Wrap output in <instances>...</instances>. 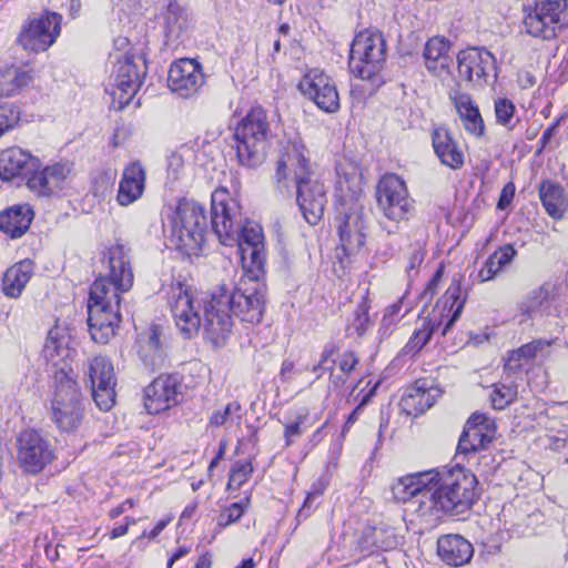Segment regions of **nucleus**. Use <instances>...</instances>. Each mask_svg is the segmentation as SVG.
<instances>
[{"mask_svg": "<svg viewBox=\"0 0 568 568\" xmlns=\"http://www.w3.org/2000/svg\"><path fill=\"white\" fill-rule=\"evenodd\" d=\"M105 274L92 284L88 304V323L94 342L105 344L121 322V293L133 286V272L129 252L121 244L111 246L106 253Z\"/></svg>", "mask_w": 568, "mask_h": 568, "instance_id": "f257e3e1", "label": "nucleus"}, {"mask_svg": "<svg viewBox=\"0 0 568 568\" xmlns=\"http://www.w3.org/2000/svg\"><path fill=\"white\" fill-rule=\"evenodd\" d=\"M211 215L212 231L221 244H237L243 268L256 280L266 261L261 225L255 222L242 224L241 205L226 187H217L212 193Z\"/></svg>", "mask_w": 568, "mask_h": 568, "instance_id": "f03ea898", "label": "nucleus"}, {"mask_svg": "<svg viewBox=\"0 0 568 568\" xmlns=\"http://www.w3.org/2000/svg\"><path fill=\"white\" fill-rule=\"evenodd\" d=\"M204 336L214 346L225 344L233 327V316L242 322L260 323L265 307V292L262 286L251 288L217 285L205 292Z\"/></svg>", "mask_w": 568, "mask_h": 568, "instance_id": "7ed1b4c3", "label": "nucleus"}, {"mask_svg": "<svg viewBox=\"0 0 568 568\" xmlns=\"http://www.w3.org/2000/svg\"><path fill=\"white\" fill-rule=\"evenodd\" d=\"M476 476L457 467L444 476L437 473V483L434 485L433 496L422 501L424 509L430 514H424V523L428 526L436 525L444 515H459L467 510L476 498Z\"/></svg>", "mask_w": 568, "mask_h": 568, "instance_id": "20e7f679", "label": "nucleus"}, {"mask_svg": "<svg viewBox=\"0 0 568 568\" xmlns=\"http://www.w3.org/2000/svg\"><path fill=\"white\" fill-rule=\"evenodd\" d=\"M170 242L182 253L197 255L205 242L207 219L203 205L195 201L179 202L170 215Z\"/></svg>", "mask_w": 568, "mask_h": 568, "instance_id": "39448f33", "label": "nucleus"}, {"mask_svg": "<svg viewBox=\"0 0 568 568\" xmlns=\"http://www.w3.org/2000/svg\"><path fill=\"white\" fill-rule=\"evenodd\" d=\"M270 124L261 106L252 108L234 131V148L241 165L257 168L266 159Z\"/></svg>", "mask_w": 568, "mask_h": 568, "instance_id": "423d86ee", "label": "nucleus"}, {"mask_svg": "<svg viewBox=\"0 0 568 568\" xmlns=\"http://www.w3.org/2000/svg\"><path fill=\"white\" fill-rule=\"evenodd\" d=\"M50 410L51 420L61 432H74L82 423L84 399L77 381L64 369L54 374Z\"/></svg>", "mask_w": 568, "mask_h": 568, "instance_id": "0eeeda50", "label": "nucleus"}, {"mask_svg": "<svg viewBox=\"0 0 568 568\" xmlns=\"http://www.w3.org/2000/svg\"><path fill=\"white\" fill-rule=\"evenodd\" d=\"M377 207L386 219L383 229L388 234L398 230V224L408 221L414 213V201L405 181L397 174L384 175L376 187Z\"/></svg>", "mask_w": 568, "mask_h": 568, "instance_id": "6e6552de", "label": "nucleus"}, {"mask_svg": "<svg viewBox=\"0 0 568 568\" xmlns=\"http://www.w3.org/2000/svg\"><path fill=\"white\" fill-rule=\"evenodd\" d=\"M524 12L525 31L534 38L550 41L568 28V0H536Z\"/></svg>", "mask_w": 568, "mask_h": 568, "instance_id": "1a4fd4ad", "label": "nucleus"}, {"mask_svg": "<svg viewBox=\"0 0 568 568\" xmlns=\"http://www.w3.org/2000/svg\"><path fill=\"white\" fill-rule=\"evenodd\" d=\"M385 51V40L379 31L373 29L361 31L351 45L349 71L363 80L374 79L383 68Z\"/></svg>", "mask_w": 568, "mask_h": 568, "instance_id": "9d476101", "label": "nucleus"}, {"mask_svg": "<svg viewBox=\"0 0 568 568\" xmlns=\"http://www.w3.org/2000/svg\"><path fill=\"white\" fill-rule=\"evenodd\" d=\"M202 294L196 301L190 286L182 283L172 285L169 292L168 303L178 329L185 338L195 336L200 328L204 329V305Z\"/></svg>", "mask_w": 568, "mask_h": 568, "instance_id": "9b49d317", "label": "nucleus"}, {"mask_svg": "<svg viewBox=\"0 0 568 568\" xmlns=\"http://www.w3.org/2000/svg\"><path fill=\"white\" fill-rule=\"evenodd\" d=\"M300 161V171L296 174V202L305 221L316 225L324 215L327 203L326 190L315 178L308 159Z\"/></svg>", "mask_w": 568, "mask_h": 568, "instance_id": "f8f14e48", "label": "nucleus"}, {"mask_svg": "<svg viewBox=\"0 0 568 568\" xmlns=\"http://www.w3.org/2000/svg\"><path fill=\"white\" fill-rule=\"evenodd\" d=\"M146 73L142 55L124 54L116 59L113 74L112 104L119 110L125 108L136 94Z\"/></svg>", "mask_w": 568, "mask_h": 568, "instance_id": "ddd939ff", "label": "nucleus"}, {"mask_svg": "<svg viewBox=\"0 0 568 568\" xmlns=\"http://www.w3.org/2000/svg\"><path fill=\"white\" fill-rule=\"evenodd\" d=\"M17 462L23 473L37 475L54 458L50 440L34 429L22 430L17 438Z\"/></svg>", "mask_w": 568, "mask_h": 568, "instance_id": "4468645a", "label": "nucleus"}, {"mask_svg": "<svg viewBox=\"0 0 568 568\" xmlns=\"http://www.w3.org/2000/svg\"><path fill=\"white\" fill-rule=\"evenodd\" d=\"M437 483V471L428 470L409 474L398 478L392 486L393 497L400 503H408L409 509L424 521V509L422 501L434 498L433 489Z\"/></svg>", "mask_w": 568, "mask_h": 568, "instance_id": "2eb2a0df", "label": "nucleus"}, {"mask_svg": "<svg viewBox=\"0 0 568 568\" xmlns=\"http://www.w3.org/2000/svg\"><path fill=\"white\" fill-rule=\"evenodd\" d=\"M85 375L97 406L104 412L111 409L116 395V377L112 362L105 356H95L88 361Z\"/></svg>", "mask_w": 568, "mask_h": 568, "instance_id": "dca6fc26", "label": "nucleus"}, {"mask_svg": "<svg viewBox=\"0 0 568 568\" xmlns=\"http://www.w3.org/2000/svg\"><path fill=\"white\" fill-rule=\"evenodd\" d=\"M62 17L55 12L29 19L22 27L18 41L24 50L45 51L60 34Z\"/></svg>", "mask_w": 568, "mask_h": 568, "instance_id": "f3484780", "label": "nucleus"}, {"mask_svg": "<svg viewBox=\"0 0 568 568\" xmlns=\"http://www.w3.org/2000/svg\"><path fill=\"white\" fill-rule=\"evenodd\" d=\"M300 89L322 111L326 113L338 111L339 95L336 85L323 71L310 70L301 80Z\"/></svg>", "mask_w": 568, "mask_h": 568, "instance_id": "a211bd4d", "label": "nucleus"}, {"mask_svg": "<svg viewBox=\"0 0 568 568\" xmlns=\"http://www.w3.org/2000/svg\"><path fill=\"white\" fill-rule=\"evenodd\" d=\"M169 88L183 99L195 95L204 84L202 65L193 59H180L172 63L168 77Z\"/></svg>", "mask_w": 568, "mask_h": 568, "instance_id": "6ab92c4d", "label": "nucleus"}, {"mask_svg": "<svg viewBox=\"0 0 568 568\" xmlns=\"http://www.w3.org/2000/svg\"><path fill=\"white\" fill-rule=\"evenodd\" d=\"M71 169L67 164L39 165L30 172L26 180L28 189L38 196H52L59 194L67 182Z\"/></svg>", "mask_w": 568, "mask_h": 568, "instance_id": "aec40b11", "label": "nucleus"}, {"mask_svg": "<svg viewBox=\"0 0 568 568\" xmlns=\"http://www.w3.org/2000/svg\"><path fill=\"white\" fill-rule=\"evenodd\" d=\"M182 397L175 375H161L144 389V406L150 414H159L176 406Z\"/></svg>", "mask_w": 568, "mask_h": 568, "instance_id": "412c9836", "label": "nucleus"}, {"mask_svg": "<svg viewBox=\"0 0 568 568\" xmlns=\"http://www.w3.org/2000/svg\"><path fill=\"white\" fill-rule=\"evenodd\" d=\"M494 419L485 414L474 413L464 427L457 445V453L467 455L484 449L496 436Z\"/></svg>", "mask_w": 568, "mask_h": 568, "instance_id": "4be33fe9", "label": "nucleus"}, {"mask_svg": "<svg viewBox=\"0 0 568 568\" xmlns=\"http://www.w3.org/2000/svg\"><path fill=\"white\" fill-rule=\"evenodd\" d=\"M495 57L486 50L469 48L457 55L458 75L476 85L486 83L490 71L495 70Z\"/></svg>", "mask_w": 568, "mask_h": 568, "instance_id": "5701e85b", "label": "nucleus"}, {"mask_svg": "<svg viewBox=\"0 0 568 568\" xmlns=\"http://www.w3.org/2000/svg\"><path fill=\"white\" fill-rule=\"evenodd\" d=\"M466 302V294H463L460 278L455 277L446 290L443 297L438 301L428 316H436L442 335H446L448 329L460 316Z\"/></svg>", "mask_w": 568, "mask_h": 568, "instance_id": "b1692460", "label": "nucleus"}, {"mask_svg": "<svg viewBox=\"0 0 568 568\" xmlns=\"http://www.w3.org/2000/svg\"><path fill=\"white\" fill-rule=\"evenodd\" d=\"M77 351L72 347V339L67 327L61 325L53 326L49 333L42 349V355L47 362L59 367L58 372H67L68 361L71 359Z\"/></svg>", "mask_w": 568, "mask_h": 568, "instance_id": "393cba45", "label": "nucleus"}, {"mask_svg": "<svg viewBox=\"0 0 568 568\" xmlns=\"http://www.w3.org/2000/svg\"><path fill=\"white\" fill-rule=\"evenodd\" d=\"M39 165V159L28 151L11 146L0 152V179L12 181L17 178L27 180L31 171Z\"/></svg>", "mask_w": 568, "mask_h": 568, "instance_id": "a878e982", "label": "nucleus"}, {"mask_svg": "<svg viewBox=\"0 0 568 568\" xmlns=\"http://www.w3.org/2000/svg\"><path fill=\"white\" fill-rule=\"evenodd\" d=\"M449 100L454 105L464 130L475 138L483 136L485 124L479 109L473 101L470 94L462 92L458 89H453L449 92Z\"/></svg>", "mask_w": 568, "mask_h": 568, "instance_id": "bb28decb", "label": "nucleus"}, {"mask_svg": "<svg viewBox=\"0 0 568 568\" xmlns=\"http://www.w3.org/2000/svg\"><path fill=\"white\" fill-rule=\"evenodd\" d=\"M145 189V171L140 162H132L123 170L116 201L121 206L136 202Z\"/></svg>", "mask_w": 568, "mask_h": 568, "instance_id": "cd10ccee", "label": "nucleus"}, {"mask_svg": "<svg viewBox=\"0 0 568 568\" xmlns=\"http://www.w3.org/2000/svg\"><path fill=\"white\" fill-rule=\"evenodd\" d=\"M439 396L437 388L428 387L426 381L418 379L407 388L400 398L402 410L409 416H417L429 409Z\"/></svg>", "mask_w": 568, "mask_h": 568, "instance_id": "c85d7f7f", "label": "nucleus"}, {"mask_svg": "<svg viewBox=\"0 0 568 568\" xmlns=\"http://www.w3.org/2000/svg\"><path fill=\"white\" fill-rule=\"evenodd\" d=\"M364 221L356 212L341 215L338 219V235L345 255L358 252L365 243Z\"/></svg>", "mask_w": 568, "mask_h": 568, "instance_id": "c756f323", "label": "nucleus"}, {"mask_svg": "<svg viewBox=\"0 0 568 568\" xmlns=\"http://www.w3.org/2000/svg\"><path fill=\"white\" fill-rule=\"evenodd\" d=\"M432 143L440 163L452 170L464 165V152L446 128H435L432 132Z\"/></svg>", "mask_w": 568, "mask_h": 568, "instance_id": "7c9ffc66", "label": "nucleus"}, {"mask_svg": "<svg viewBox=\"0 0 568 568\" xmlns=\"http://www.w3.org/2000/svg\"><path fill=\"white\" fill-rule=\"evenodd\" d=\"M437 552L445 564L459 567L469 562L474 555V548L468 540L459 535H446L438 539Z\"/></svg>", "mask_w": 568, "mask_h": 568, "instance_id": "2f4dec72", "label": "nucleus"}, {"mask_svg": "<svg viewBox=\"0 0 568 568\" xmlns=\"http://www.w3.org/2000/svg\"><path fill=\"white\" fill-rule=\"evenodd\" d=\"M301 159L307 158L303 152V148L294 144L292 151L286 152L276 161L273 180L280 193L291 192V181L296 186V174L300 171Z\"/></svg>", "mask_w": 568, "mask_h": 568, "instance_id": "473e14b6", "label": "nucleus"}, {"mask_svg": "<svg viewBox=\"0 0 568 568\" xmlns=\"http://www.w3.org/2000/svg\"><path fill=\"white\" fill-rule=\"evenodd\" d=\"M452 43L443 37L430 38L424 48V60L428 71L436 75L448 72L452 63Z\"/></svg>", "mask_w": 568, "mask_h": 568, "instance_id": "72a5a7b5", "label": "nucleus"}, {"mask_svg": "<svg viewBox=\"0 0 568 568\" xmlns=\"http://www.w3.org/2000/svg\"><path fill=\"white\" fill-rule=\"evenodd\" d=\"M34 212L29 204H17L0 213V230L12 239L22 236L30 227Z\"/></svg>", "mask_w": 568, "mask_h": 568, "instance_id": "f704fd0d", "label": "nucleus"}, {"mask_svg": "<svg viewBox=\"0 0 568 568\" xmlns=\"http://www.w3.org/2000/svg\"><path fill=\"white\" fill-rule=\"evenodd\" d=\"M559 293V285L546 282L532 290L526 298L519 303V311L523 315L528 317L537 313H542L549 308L551 302L558 298Z\"/></svg>", "mask_w": 568, "mask_h": 568, "instance_id": "c9c22d12", "label": "nucleus"}, {"mask_svg": "<svg viewBox=\"0 0 568 568\" xmlns=\"http://www.w3.org/2000/svg\"><path fill=\"white\" fill-rule=\"evenodd\" d=\"M33 274V263L23 260L7 270L2 280V291L6 296L17 298Z\"/></svg>", "mask_w": 568, "mask_h": 568, "instance_id": "e433bc0d", "label": "nucleus"}, {"mask_svg": "<svg viewBox=\"0 0 568 568\" xmlns=\"http://www.w3.org/2000/svg\"><path fill=\"white\" fill-rule=\"evenodd\" d=\"M539 197L546 212L555 220H560L567 209L564 189L559 183L550 180L539 185Z\"/></svg>", "mask_w": 568, "mask_h": 568, "instance_id": "4c0bfd02", "label": "nucleus"}, {"mask_svg": "<svg viewBox=\"0 0 568 568\" xmlns=\"http://www.w3.org/2000/svg\"><path fill=\"white\" fill-rule=\"evenodd\" d=\"M439 329V323L436 316H427L419 320L407 344L403 348V354L415 356L430 341L433 334Z\"/></svg>", "mask_w": 568, "mask_h": 568, "instance_id": "58836bf2", "label": "nucleus"}, {"mask_svg": "<svg viewBox=\"0 0 568 568\" xmlns=\"http://www.w3.org/2000/svg\"><path fill=\"white\" fill-rule=\"evenodd\" d=\"M32 74L18 67H9L0 71V98L11 97L28 85Z\"/></svg>", "mask_w": 568, "mask_h": 568, "instance_id": "ea45409f", "label": "nucleus"}, {"mask_svg": "<svg viewBox=\"0 0 568 568\" xmlns=\"http://www.w3.org/2000/svg\"><path fill=\"white\" fill-rule=\"evenodd\" d=\"M190 18L186 10L176 1H170L164 12V28L166 36L179 38L189 28Z\"/></svg>", "mask_w": 568, "mask_h": 568, "instance_id": "a19ab883", "label": "nucleus"}, {"mask_svg": "<svg viewBox=\"0 0 568 568\" xmlns=\"http://www.w3.org/2000/svg\"><path fill=\"white\" fill-rule=\"evenodd\" d=\"M337 352L338 347L334 343H327L323 347L318 362L312 366V372L316 375V379L321 378L324 373H328L333 384L342 385L345 383L346 378L334 374V367L337 364Z\"/></svg>", "mask_w": 568, "mask_h": 568, "instance_id": "79ce46f5", "label": "nucleus"}, {"mask_svg": "<svg viewBox=\"0 0 568 568\" xmlns=\"http://www.w3.org/2000/svg\"><path fill=\"white\" fill-rule=\"evenodd\" d=\"M140 355L142 361L154 368L162 363L160 332L156 326H151L148 331V337L140 345Z\"/></svg>", "mask_w": 568, "mask_h": 568, "instance_id": "37998d69", "label": "nucleus"}, {"mask_svg": "<svg viewBox=\"0 0 568 568\" xmlns=\"http://www.w3.org/2000/svg\"><path fill=\"white\" fill-rule=\"evenodd\" d=\"M412 310V304L407 301L406 295H403L397 302L389 305L383 315L379 332L385 336L392 333L396 323L408 314Z\"/></svg>", "mask_w": 568, "mask_h": 568, "instance_id": "c03bdc74", "label": "nucleus"}, {"mask_svg": "<svg viewBox=\"0 0 568 568\" xmlns=\"http://www.w3.org/2000/svg\"><path fill=\"white\" fill-rule=\"evenodd\" d=\"M549 345V342L535 339L520 346L518 349L511 351L504 365L505 372H516L519 369V364L513 365V359L515 356L523 357L525 362H528L536 357L538 353L542 352Z\"/></svg>", "mask_w": 568, "mask_h": 568, "instance_id": "a18cd8bd", "label": "nucleus"}, {"mask_svg": "<svg viewBox=\"0 0 568 568\" xmlns=\"http://www.w3.org/2000/svg\"><path fill=\"white\" fill-rule=\"evenodd\" d=\"M241 404L236 400L226 404L224 407L214 410L210 417V425L222 427L239 422L241 418Z\"/></svg>", "mask_w": 568, "mask_h": 568, "instance_id": "49530a36", "label": "nucleus"}, {"mask_svg": "<svg viewBox=\"0 0 568 568\" xmlns=\"http://www.w3.org/2000/svg\"><path fill=\"white\" fill-rule=\"evenodd\" d=\"M253 467L250 462L237 460L232 466L227 483L229 488H241L250 478Z\"/></svg>", "mask_w": 568, "mask_h": 568, "instance_id": "de8ad7c7", "label": "nucleus"}, {"mask_svg": "<svg viewBox=\"0 0 568 568\" xmlns=\"http://www.w3.org/2000/svg\"><path fill=\"white\" fill-rule=\"evenodd\" d=\"M516 106L509 99H499V125L514 130L520 123V119L516 116Z\"/></svg>", "mask_w": 568, "mask_h": 568, "instance_id": "09e8293b", "label": "nucleus"}, {"mask_svg": "<svg viewBox=\"0 0 568 568\" xmlns=\"http://www.w3.org/2000/svg\"><path fill=\"white\" fill-rule=\"evenodd\" d=\"M368 311L369 306L366 301L361 302L355 311L354 320L348 329H353L357 336H363L369 328Z\"/></svg>", "mask_w": 568, "mask_h": 568, "instance_id": "8fccbe9b", "label": "nucleus"}, {"mask_svg": "<svg viewBox=\"0 0 568 568\" xmlns=\"http://www.w3.org/2000/svg\"><path fill=\"white\" fill-rule=\"evenodd\" d=\"M306 415H297L294 420L284 425L285 446H291L296 438L301 437L304 428L303 425L306 420Z\"/></svg>", "mask_w": 568, "mask_h": 568, "instance_id": "3c124183", "label": "nucleus"}, {"mask_svg": "<svg viewBox=\"0 0 568 568\" xmlns=\"http://www.w3.org/2000/svg\"><path fill=\"white\" fill-rule=\"evenodd\" d=\"M497 256V250L491 252L489 256L485 260L479 271L476 275L470 274V277L474 278L475 282L484 283L490 281L497 274V267L495 263V257Z\"/></svg>", "mask_w": 568, "mask_h": 568, "instance_id": "603ef678", "label": "nucleus"}, {"mask_svg": "<svg viewBox=\"0 0 568 568\" xmlns=\"http://www.w3.org/2000/svg\"><path fill=\"white\" fill-rule=\"evenodd\" d=\"M244 509L245 506L242 503H233L219 516L217 525L220 527H226L237 521L243 516Z\"/></svg>", "mask_w": 568, "mask_h": 568, "instance_id": "864d4df0", "label": "nucleus"}, {"mask_svg": "<svg viewBox=\"0 0 568 568\" xmlns=\"http://www.w3.org/2000/svg\"><path fill=\"white\" fill-rule=\"evenodd\" d=\"M336 362L342 373L341 376L345 378L358 364V358L353 351H346L336 358Z\"/></svg>", "mask_w": 568, "mask_h": 568, "instance_id": "5fc2aeb1", "label": "nucleus"}, {"mask_svg": "<svg viewBox=\"0 0 568 568\" xmlns=\"http://www.w3.org/2000/svg\"><path fill=\"white\" fill-rule=\"evenodd\" d=\"M425 257V250L422 243H416L409 253L408 262L406 266V273L410 277L412 272L416 271L423 263Z\"/></svg>", "mask_w": 568, "mask_h": 568, "instance_id": "6e6d98bb", "label": "nucleus"}, {"mask_svg": "<svg viewBox=\"0 0 568 568\" xmlns=\"http://www.w3.org/2000/svg\"><path fill=\"white\" fill-rule=\"evenodd\" d=\"M559 121V119L556 120L544 131L538 142L539 146L536 151L537 154H540L547 148L554 149L557 145V143H554L552 139L558 133Z\"/></svg>", "mask_w": 568, "mask_h": 568, "instance_id": "4d7b16f0", "label": "nucleus"}, {"mask_svg": "<svg viewBox=\"0 0 568 568\" xmlns=\"http://www.w3.org/2000/svg\"><path fill=\"white\" fill-rule=\"evenodd\" d=\"M17 120L18 116L12 108L0 105V136L11 129Z\"/></svg>", "mask_w": 568, "mask_h": 568, "instance_id": "13d9d810", "label": "nucleus"}, {"mask_svg": "<svg viewBox=\"0 0 568 568\" xmlns=\"http://www.w3.org/2000/svg\"><path fill=\"white\" fill-rule=\"evenodd\" d=\"M479 384L484 388H493V394H497V375L493 368H483L479 372Z\"/></svg>", "mask_w": 568, "mask_h": 568, "instance_id": "bf43d9fd", "label": "nucleus"}, {"mask_svg": "<svg viewBox=\"0 0 568 568\" xmlns=\"http://www.w3.org/2000/svg\"><path fill=\"white\" fill-rule=\"evenodd\" d=\"M516 187L513 182H508L504 185L501 193L499 194V210L506 209L515 196Z\"/></svg>", "mask_w": 568, "mask_h": 568, "instance_id": "052dcab7", "label": "nucleus"}, {"mask_svg": "<svg viewBox=\"0 0 568 568\" xmlns=\"http://www.w3.org/2000/svg\"><path fill=\"white\" fill-rule=\"evenodd\" d=\"M183 168V159L178 153H172L168 159V171L173 179H178L179 172Z\"/></svg>", "mask_w": 568, "mask_h": 568, "instance_id": "680f3d73", "label": "nucleus"}, {"mask_svg": "<svg viewBox=\"0 0 568 568\" xmlns=\"http://www.w3.org/2000/svg\"><path fill=\"white\" fill-rule=\"evenodd\" d=\"M516 255V250L510 244L499 246V271L501 267L511 262Z\"/></svg>", "mask_w": 568, "mask_h": 568, "instance_id": "e2e57ef3", "label": "nucleus"}, {"mask_svg": "<svg viewBox=\"0 0 568 568\" xmlns=\"http://www.w3.org/2000/svg\"><path fill=\"white\" fill-rule=\"evenodd\" d=\"M170 521H171L170 517L161 519L150 532L143 531L142 535H141V538L154 539L170 524Z\"/></svg>", "mask_w": 568, "mask_h": 568, "instance_id": "0e129e2a", "label": "nucleus"}, {"mask_svg": "<svg viewBox=\"0 0 568 568\" xmlns=\"http://www.w3.org/2000/svg\"><path fill=\"white\" fill-rule=\"evenodd\" d=\"M342 165H337L336 168V172H337V175H338V184L339 185H343V183L345 182L346 184H349L352 182H354L356 180V175H357V170L355 166H352V171L351 172H345L344 175H342Z\"/></svg>", "mask_w": 568, "mask_h": 568, "instance_id": "69168bd1", "label": "nucleus"}, {"mask_svg": "<svg viewBox=\"0 0 568 568\" xmlns=\"http://www.w3.org/2000/svg\"><path fill=\"white\" fill-rule=\"evenodd\" d=\"M516 395H517L516 387L503 385V387L499 388V403L501 400H505V404L507 405L516 398Z\"/></svg>", "mask_w": 568, "mask_h": 568, "instance_id": "338daca9", "label": "nucleus"}, {"mask_svg": "<svg viewBox=\"0 0 568 568\" xmlns=\"http://www.w3.org/2000/svg\"><path fill=\"white\" fill-rule=\"evenodd\" d=\"M134 507V500L133 499H126L121 505L116 506L115 508L111 509L109 513V516L111 519H114L122 515L128 508Z\"/></svg>", "mask_w": 568, "mask_h": 568, "instance_id": "774afa93", "label": "nucleus"}]
</instances>
